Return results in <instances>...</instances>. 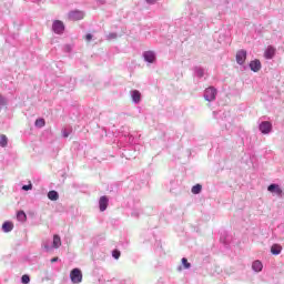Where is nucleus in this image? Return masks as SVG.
I'll return each mask as SVG.
<instances>
[{"label":"nucleus","mask_w":284,"mask_h":284,"mask_svg":"<svg viewBox=\"0 0 284 284\" xmlns=\"http://www.w3.org/2000/svg\"><path fill=\"white\" fill-rule=\"evenodd\" d=\"M71 283L79 284L83 281V273L80 268H73L70 272Z\"/></svg>","instance_id":"1"},{"label":"nucleus","mask_w":284,"mask_h":284,"mask_svg":"<svg viewBox=\"0 0 284 284\" xmlns=\"http://www.w3.org/2000/svg\"><path fill=\"white\" fill-rule=\"evenodd\" d=\"M84 17H85V13H83V11L81 10H73V11H70L68 14L69 21H81V19H83Z\"/></svg>","instance_id":"2"},{"label":"nucleus","mask_w":284,"mask_h":284,"mask_svg":"<svg viewBox=\"0 0 284 284\" xmlns=\"http://www.w3.org/2000/svg\"><path fill=\"white\" fill-rule=\"evenodd\" d=\"M52 30L55 34H63V30H65V26L61 20H55L52 24Z\"/></svg>","instance_id":"3"},{"label":"nucleus","mask_w":284,"mask_h":284,"mask_svg":"<svg viewBox=\"0 0 284 284\" xmlns=\"http://www.w3.org/2000/svg\"><path fill=\"white\" fill-rule=\"evenodd\" d=\"M204 99L205 101H214L216 99V89L214 88H207L205 91H204Z\"/></svg>","instance_id":"4"},{"label":"nucleus","mask_w":284,"mask_h":284,"mask_svg":"<svg viewBox=\"0 0 284 284\" xmlns=\"http://www.w3.org/2000/svg\"><path fill=\"white\" fill-rule=\"evenodd\" d=\"M268 192L271 194H275L276 196L283 197V189L278 184H271L267 186Z\"/></svg>","instance_id":"5"},{"label":"nucleus","mask_w":284,"mask_h":284,"mask_svg":"<svg viewBox=\"0 0 284 284\" xmlns=\"http://www.w3.org/2000/svg\"><path fill=\"white\" fill-rule=\"evenodd\" d=\"M260 132L262 134H270L272 132V123L268 121H264L260 124Z\"/></svg>","instance_id":"6"},{"label":"nucleus","mask_w":284,"mask_h":284,"mask_svg":"<svg viewBox=\"0 0 284 284\" xmlns=\"http://www.w3.org/2000/svg\"><path fill=\"white\" fill-rule=\"evenodd\" d=\"M245 59H247V51L240 50L236 53V61L240 65H243L245 63Z\"/></svg>","instance_id":"7"},{"label":"nucleus","mask_w":284,"mask_h":284,"mask_svg":"<svg viewBox=\"0 0 284 284\" xmlns=\"http://www.w3.org/2000/svg\"><path fill=\"white\" fill-rule=\"evenodd\" d=\"M108 203H110V200L108 199V196L103 195L100 197L99 200L100 212H105L108 210Z\"/></svg>","instance_id":"8"},{"label":"nucleus","mask_w":284,"mask_h":284,"mask_svg":"<svg viewBox=\"0 0 284 284\" xmlns=\"http://www.w3.org/2000/svg\"><path fill=\"white\" fill-rule=\"evenodd\" d=\"M275 55H276V48L268 45L264 51L265 59H274Z\"/></svg>","instance_id":"9"},{"label":"nucleus","mask_w":284,"mask_h":284,"mask_svg":"<svg viewBox=\"0 0 284 284\" xmlns=\"http://www.w3.org/2000/svg\"><path fill=\"white\" fill-rule=\"evenodd\" d=\"M143 57L144 61H148V63H154V61H156V55L154 54V51H145Z\"/></svg>","instance_id":"10"},{"label":"nucleus","mask_w":284,"mask_h":284,"mask_svg":"<svg viewBox=\"0 0 284 284\" xmlns=\"http://www.w3.org/2000/svg\"><path fill=\"white\" fill-rule=\"evenodd\" d=\"M250 68H251L252 72H258L262 68L261 60L256 59V60L251 61Z\"/></svg>","instance_id":"11"},{"label":"nucleus","mask_w":284,"mask_h":284,"mask_svg":"<svg viewBox=\"0 0 284 284\" xmlns=\"http://www.w3.org/2000/svg\"><path fill=\"white\" fill-rule=\"evenodd\" d=\"M52 247H54V250H59L61 247V236L53 235Z\"/></svg>","instance_id":"12"},{"label":"nucleus","mask_w":284,"mask_h":284,"mask_svg":"<svg viewBox=\"0 0 284 284\" xmlns=\"http://www.w3.org/2000/svg\"><path fill=\"white\" fill-rule=\"evenodd\" d=\"M252 270H254V272H262L263 263L261 261H254L252 264Z\"/></svg>","instance_id":"13"},{"label":"nucleus","mask_w":284,"mask_h":284,"mask_svg":"<svg viewBox=\"0 0 284 284\" xmlns=\"http://www.w3.org/2000/svg\"><path fill=\"white\" fill-rule=\"evenodd\" d=\"M3 232H12L14 230V224L12 222H4L2 224Z\"/></svg>","instance_id":"14"},{"label":"nucleus","mask_w":284,"mask_h":284,"mask_svg":"<svg viewBox=\"0 0 284 284\" xmlns=\"http://www.w3.org/2000/svg\"><path fill=\"white\" fill-rule=\"evenodd\" d=\"M17 219L18 221H20L21 223H26L28 221V215H26V212L23 211H19L17 213Z\"/></svg>","instance_id":"15"},{"label":"nucleus","mask_w":284,"mask_h":284,"mask_svg":"<svg viewBox=\"0 0 284 284\" xmlns=\"http://www.w3.org/2000/svg\"><path fill=\"white\" fill-rule=\"evenodd\" d=\"M283 247L278 244H274L272 247H271V253L274 254V255H278L281 254Z\"/></svg>","instance_id":"16"},{"label":"nucleus","mask_w":284,"mask_h":284,"mask_svg":"<svg viewBox=\"0 0 284 284\" xmlns=\"http://www.w3.org/2000/svg\"><path fill=\"white\" fill-rule=\"evenodd\" d=\"M132 100L134 103H139L141 101V92H139V90H134L132 92Z\"/></svg>","instance_id":"17"},{"label":"nucleus","mask_w":284,"mask_h":284,"mask_svg":"<svg viewBox=\"0 0 284 284\" xmlns=\"http://www.w3.org/2000/svg\"><path fill=\"white\" fill-rule=\"evenodd\" d=\"M48 199H50V201H59V193L57 191H50Z\"/></svg>","instance_id":"18"},{"label":"nucleus","mask_w":284,"mask_h":284,"mask_svg":"<svg viewBox=\"0 0 284 284\" xmlns=\"http://www.w3.org/2000/svg\"><path fill=\"white\" fill-rule=\"evenodd\" d=\"M8 145V136L6 134L0 135V146L6 148Z\"/></svg>","instance_id":"19"},{"label":"nucleus","mask_w":284,"mask_h":284,"mask_svg":"<svg viewBox=\"0 0 284 284\" xmlns=\"http://www.w3.org/2000/svg\"><path fill=\"white\" fill-rule=\"evenodd\" d=\"M201 190H203V186L201 184H196L191 189L192 194H201Z\"/></svg>","instance_id":"20"},{"label":"nucleus","mask_w":284,"mask_h":284,"mask_svg":"<svg viewBox=\"0 0 284 284\" xmlns=\"http://www.w3.org/2000/svg\"><path fill=\"white\" fill-rule=\"evenodd\" d=\"M36 126L37 128H44L45 126V120L44 119L36 120Z\"/></svg>","instance_id":"21"},{"label":"nucleus","mask_w":284,"mask_h":284,"mask_svg":"<svg viewBox=\"0 0 284 284\" xmlns=\"http://www.w3.org/2000/svg\"><path fill=\"white\" fill-rule=\"evenodd\" d=\"M182 264L184 265L185 270H190V267H192V264H190L185 257L182 258Z\"/></svg>","instance_id":"22"},{"label":"nucleus","mask_w":284,"mask_h":284,"mask_svg":"<svg viewBox=\"0 0 284 284\" xmlns=\"http://www.w3.org/2000/svg\"><path fill=\"white\" fill-rule=\"evenodd\" d=\"M112 256H113V258L119 260L121 257V251L114 250L112 252Z\"/></svg>","instance_id":"23"},{"label":"nucleus","mask_w":284,"mask_h":284,"mask_svg":"<svg viewBox=\"0 0 284 284\" xmlns=\"http://www.w3.org/2000/svg\"><path fill=\"white\" fill-rule=\"evenodd\" d=\"M21 281L23 284L30 283V276L29 275H22Z\"/></svg>","instance_id":"24"},{"label":"nucleus","mask_w":284,"mask_h":284,"mask_svg":"<svg viewBox=\"0 0 284 284\" xmlns=\"http://www.w3.org/2000/svg\"><path fill=\"white\" fill-rule=\"evenodd\" d=\"M22 190H24L26 192H28V190H32V184L23 185Z\"/></svg>","instance_id":"25"},{"label":"nucleus","mask_w":284,"mask_h":284,"mask_svg":"<svg viewBox=\"0 0 284 284\" xmlns=\"http://www.w3.org/2000/svg\"><path fill=\"white\" fill-rule=\"evenodd\" d=\"M92 38H93L92 33H88L85 36V41L90 42V41H92Z\"/></svg>","instance_id":"26"},{"label":"nucleus","mask_w":284,"mask_h":284,"mask_svg":"<svg viewBox=\"0 0 284 284\" xmlns=\"http://www.w3.org/2000/svg\"><path fill=\"white\" fill-rule=\"evenodd\" d=\"M0 105H6V98L0 95Z\"/></svg>","instance_id":"27"},{"label":"nucleus","mask_w":284,"mask_h":284,"mask_svg":"<svg viewBox=\"0 0 284 284\" xmlns=\"http://www.w3.org/2000/svg\"><path fill=\"white\" fill-rule=\"evenodd\" d=\"M63 136L64 139H68V136H70V133H68V131H63Z\"/></svg>","instance_id":"28"},{"label":"nucleus","mask_w":284,"mask_h":284,"mask_svg":"<svg viewBox=\"0 0 284 284\" xmlns=\"http://www.w3.org/2000/svg\"><path fill=\"white\" fill-rule=\"evenodd\" d=\"M57 261H59V257L51 258V263H57Z\"/></svg>","instance_id":"29"},{"label":"nucleus","mask_w":284,"mask_h":284,"mask_svg":"<svg viewBox=\"0 0 284 284\" xmlns=\"http://www.w3.org/2000/svg\"><path fill=\"white\" fill-rule=\"evenodd\" d=\"M148 3H154L156 0H146Z\"/></svg>","instance_id":"30"}]
</instances>
